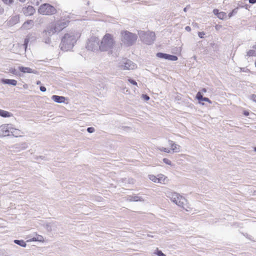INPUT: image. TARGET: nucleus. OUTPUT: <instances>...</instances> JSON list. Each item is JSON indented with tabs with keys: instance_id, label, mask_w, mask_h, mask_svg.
I'll return each instance as SVG.
<instances>
[{
	"instance_id": "obj_47",
	"label": "nucleus",
	"mask_w": 256,
	"mask_h": 256,
	"mask_svg": "<svg viewBox=\"0 0 256 256\" xmlns=\"http://www.w3.org/2000/svg\"><path fill=\"white\" fill-rule=\"evenodd\" d=\"M249 2L252 4H254L256 3V0H248Z\"/></svg>"
},
{
	"instance_id": "obj_19",
	"label": "nucleus",
	"mask_w": 256,
	"mask_h": 256,
	"mask_svg": "<svg viewBox=\"0 0 256 256\" xmlns=\"http://www.w3.org/2000/svg\"><path fill=\"white\" fill-rule=\"evenodd\" d=\"M34 26V22L32 20H30L22 24V28L24 29L28 30Z\"/></svg>"
},
{
	"instance_id": "obj_58",
	"label": "nucleus",
	"mask_w": 256,
	"mask_h": 256,
	"mask_svg": "<svg viewBox=\"0 0 256 256\" xmlns=\"http://www.w3.org/2000/svg\"><path fill=\"white\" fill-rule=\"evenodd\" d=\"M158 176H164V175L161 174L160 175H158Z\"/></svg>"
},
{
	"instance_id": "obj_54",
	"label": "nucleus",
	"mask_w": 256,
	"mask_h": 256,
	"mask_svg": "<svg viewBox=\"0 0 256 256\" xmlns=\"http://www.w3.org/2000/svg\"><path fill=\"white\" fill-rule=\"evenodd\" d=\"M184 12H186L187 11V8H184Z\"/></svg>"
},
{
	"instance_id": "obj_32",
	"label": "nucleus",
	"mask_w": 256,
	"mask_h": 256,
	"mask_svg": "<svg viewBox=\"0 0 256 256\" xmlns=\"http://www.w3.org/2000/svg\"><path fill=\"white\" fill-rule=\"evenodd\" d=\"M158 256H166L161 250H156V253Z\"/></svg>"
},
{
	"instance_id": "obj_37",
	"label": "nucleus",
	"mask_w": 256,
	"mask_h": 256,
	"mask_svg": "<svg viewBox=\"0 0 256 256\" xmlns=\"http://www.w3.org/2000/svg\"><path fill=\"white\" fill-rule=\"evenodd\" d=\"M5 4H10L13 2L14 0H2Z\"/></svg>"
},
{
	"instance_id": "obj_15",
	"label": "nucleus",
	"mask_w": 256,
	"mask_h": 256,
	"mask_svg": "<svg viewBox=\"0 0 256 256\" xmlns=\"http://www.w3.org/2000/svg\"><path fill=\"white\" fill-rule=\"evenodd\" d=\"M52 99L54 102H57V103H63L64 102L66 98L64 96H59L56 95H53L52 96Z\"/></svg>"
},
{
	"instance_id": "obj_45",
	"label": "nucleus",
	"mask_w": 256,
	"mask_h": 256,
	"mask_svg": "<svg viewBox=\"0 0 256 256\" xmlns=\"http://www.w3.org/2000/svg\"><path fill=\"white\" fill-rule=\"evenodd\" d=\"M40 90L42 92H44L46 91V88L44 86H41L40 87Z\"/></svg>"
},
{
	"instance_id": "obj_1",
	"label": "nucleus",
	"mask_w": 256,
	"mask_h": 256,
	"mask_svg": "<svg viewBox=\"0 0 256 256\" xmlns=\"http://www.w3.org/2000/svg\"><path fill=\"white\" fill-rule=\"evenodd\" d=\"M80 34L76 31L66 34L62 38L60 46L63 51H68L72 48Z\"/></svg>"
},
{
	"instance_id": "obj_43",
	"label": "nucleus",
	"mask_w": 256,
	"mask_h": 256,
	"mask_svg": "<svg viewBox=\"0 0 256 256\" xmlns=\"http://www.w3.org/2000/svg\"><path fill=\"white\" fill-rule=\"evenodd\" d=\"M122 92L123 93H124V94H129L130 93V91L128 90V89H126V88H124L122 90Z\"/></svg>"
},
{
	"instance_id": "obj_10",
	"label": "nucleus",
	"mask_w": 256,
	"mask_h": 256,
	"mask_svg": "<svg viewBox=\"0 0 256 256\" xmlns=\"http://www.w3.org/2000/svg\"><path fill=\"white\" fill-rule=\"evenodd\" d=\"M68 22L66 21H58L56 22H54L58 32H60L64 28H66L68 26Z\"/></svg>"
},
{
	"instance_id": "obj_35",
	"label": "nucleus",
	"mask_w": 256,
	"mask_h": 256,
	"mask_svg": "<svg viewBox=\"0 0 256 256\" xmlns=\"http://www.w3.org/2000/svg\"><path fill=\"white\" fill-rule=\"evenodd\" d=\"M87 131L89 133H92L94 132V128L92 127H89L87 128Z\"/></svg>"
},
{
	"instance_id": "obj_27",
	"label": "nucleus",
	"mask_w": 256,
	"mask_h": 256,
	"mask_svg": "<svg viewBox=\"0 0 256 256\" xmlns=\"http://www.w3.org/2000/svg\"><path fill=\"white\" fill-rule=\"evenodd\" d=\"M226 13L223 12H220L217 16L220 20H223L226 17Z\"/></svg>"
},
{
	"instance_id": "obj_41",
	"label": "nucleus",
	"mask_w": 256,
	"mask_h": 256,
	"mask_svg": "<svg viewBox=\"0 0 256 256\" xmlns=\"http://www.w3.org/2000/svg\"><path fill=\"white\" fill-rule=\"evenodd\" d=\"M202 101L208 102L210 104H212L211 100L208 98H204Z\"/></svg>"
},
{
	"instance_id": "obj_49",
	"label": "nucleus",
	"mask_w": 256,
	"mask_h": 256,
	"mask_svg": "<svg viewBox=\"0 0 256 256\" xmlns=\"http://www.w3.org/2000/svg\"><path fill=\"white\" fill-rule=\"evenodd\" d=\"M44 156H40V157H38H38H37V158H36V160H38V159H39V158H40V159H42H42H44Z\"/></svg>"
},
{
	"instance_id": "obj_30",
	"label": "nucleus",
	"mask_w": 256,
	"mask_h": 256,
	"mask_svg": "<svg viewBox=\"0 0 256 256\" xmlns=\"http://www.w3.org/2000/svg\"><path fill=\"white\" fill-rule=\"evenodd\" d=\"M158 149L161 152H167V153H170L171 152V150H168V148H164V147L160 148Z\"/></svg>"
},
{
	"instance_id": "obj_5",
	"label": "nucleus",
	"mask_w": 256,
	"mask_h": 256,
	"mask_svg": "<svg viewBox=\"0 0 256 256\" xmlns=\"http://www.w3.org/2000/svg\"><path fill=\"white\" fill-rule=\"evenodd\" d=\"M139 36L142 40L146 44H151L155 40V33L152 32H141Z\"/></svg>"
},
{
	"instance_id": "obj_50",
	"label": "nucleus",
	"mask_w": 256,
	"mask_h": 256,
	"mask_svg": "<svg viewBox=\"0 0 256 256\" xmlns=\"http://www.w3.org/2000/svg\"><path fill=\"white\" fill-rule=\"evenodd\" d=\"M220 27H221V26H218V25H216V26H215V28H216V30H218V29H219V28H220Z\"/></svg>"
},
{
	"instance_id": "obj_23",
	"label": "nucleus",
	"mask_w": 256,
	"mask_h": 256,
	"mask_svg": "<svg viewBox=\"0 0 256 256\" xmlns=\"http://www.w3.org/2000/svg\"><path fill=\"white\" fill-rule=\"evenodd\" d=\"M14 244H16L18 245H19L24 248H25L26 246V242L22 240H14Z\"/></svg>"
},
{
	"instance_id": "obj_16",
	"label": "nucleus",
	"mask_w": 256,
	"mask_h": 256,
	"mask_svg": "<svg viewBox=\"0 0 256 256\" xmlns=\"http://www.w3.org/2000/svg\"><path fill=\"white\" fill-rule=\"evenodd\" d=\"M0 130L3 132V133L5 134L6 136L9 135L10 129V127L9 126V124H2L0 126Z\"/></svg>"
},
{
	"instance_id": "obj_56",
	"label": "nucleus",
	"mask_w": 256,
	"mask_h": 256,
	"mask_svg": "<svg viewBox=\"0 0 256 256\" xmlns=\"http://www.w3.org/2000/svg\"><path fill=\"white\" fill-rule=\"evenodd\" d=\"M148 236H150V237H153L152 235H150V234H148Z\"/></svg>"
},
{
	"instance_id": "obj_33",
	"label": "nucleus",
	"mask_w": 256,
	"mask_h": 256,
	"mask_svg": "<svg viewBox=\"0 0 256 256\" xmlns=\"http://www.w3.org/2000/svg\"><path fill=\"white\" fill-rule=\"evenodd\" d=\"M163 162L166 164L171 165L172 162L168 158H164L163 159Z\"/></svg>"
},
{
	"instance_id": "obj_29",
	"label": "nucleus",
	"mask_w": 256,
	"mask_h": 256,
	"mask_svg": "<svg viewBox=\"0 0 256 256\" xmlns=\"http://www.w3.org/2000/svg\"><path fill=\"white\" fill-rule=\"evenodd\" d=\"M196 98L200 102L202 101L204 97L200 92H198L196 95Z\"/></svg>"
},
{
	"instance_id": "obj_28",
	"label": "nucleus",
	"mask_w": 256,
	"mask_h": 256,
	"mask_svg": "<svg viewBox=\"0 0 256 256\" xmlns=\"http://www.w3.org/2000/svg\"><path fill=\"white\" fill-rule=\"evenodd\" d=\"M34 241L42 242L44 241V238L42 236H38L36 238H33Z\"/></svg>"
},
{
	"instance_id": "obj_3",
	"label": "nucleus",
	"mask_w": 256,
	"mask_h": 256,
	"mask_svg": "<svg viewBox=\"0 0 256 256\" xmlns=\"http://www.w3.org/2000/svg\"><path fill=\"white\" fill-rule=\"evenodd\" d=\"M120 35L121 40L122 44L127 46L134 44L138 38V36L136 34L127 30L121 32Z\"/></svg>"
},
{
	"instance_id": "obj_24",
	"label": "nucleus",
	"mask_w": 256,
	"mask_h": 256,
	"mask_svg": "<svg viewBox=\"0 0 256 256\" xmlns=\"http://www.w3.org/2000/svg\"><path fill=\"white\" fill-rule=\"evenodd\" d=\"M19 130L14 128H13L10 127V132L12 135L16 136H17V134H19Z\"/></svg>"
},
{
	"instance_id": "obj_34",
	"label": "nucleus",
	"mask_w": 256,
	"mask_h": 256,
	"mask_svg": "<svg viewBox=\"0 0 256 256\" xmlns=\"http://www.w3.org/2000/svg\"><path fill=\"white\" fill-rule=\"evenodd\" d=\"M128 81L133 85L137 86V82L131 78H128Z\"/></svg>"
},
{
	"instance_id": "obj_4",
	"label": "nucleus",
	"mask_w": 256,
	"mask_h": 256,
	"mask_svg": "<svg viewBox=\"0 0 256 256\" xmlns=\"http://www.w3.org/2000/svg\"><path fill=\"white\" fill-rule=\"evenodd\" d=\"M114 44L112 36L110 34H106L102 40L100 50L102 51L108 50L113 48Z\"/></svg>"
},
{
	"instance_id": "obj_48",
	"label": "nucleus",
	"mask_w": 256,
	"mask_h": 256,
	"mask_svg": "<svg viewBox=\"0 0 256 256\" xmlns=\"http://www.w3.org/2000/svg\"><path fill=\"white\" fill-rule=\"evenodd\" d=\"M244 114L246 116H248L249 115V112H247V111H244Z\"/></svg>"
},
{
	"instance_id": "obj_55",
	"label": "nucleus",
	"mask_w": 256,
	"mask_h": 256,
	"mask_svg": "<svg viewBox=\"0 0 256 256\" xmlns=\"http://www.w3.org/2000/svg\"><path fill=\"white\" fill-rule=\"evenodd\" d=\"M21 2H24L26 0H19Z\"/></svg>"
},
{
	"instance_id": "obj_51",
	"label": "nucleus",
	"mask_w": 256,
	"mask_h": 256,
	"mask_svg": "<svg viewBox=\"0 0 256 256\" xmlns=\"http://www.w3.org/2000/svg\"><path fill=\"white\" fill-rule=\"evenodd\" d=\"M22 145H24V146H22L23 148H25L27 147L26 144H24Z\"/></svg>"
},
{
	"instance_id": "obj_26",
	"label": "nucleus",
	"mask_w": 256,
	"mask_h": 256,
	"mask_svg": "<svg viewBox=\"0 0 256 256\" xmlns=\"http://www.w3.org/2000/svg\"><path fill=\"white\" fill-rule=\"evenodd\" d=\"M169 60L171 61H176L178 60V57L174 55H170L168 54V59Z\"/></svg>"
},
{
	"instance_id": "obj_22",
	"label": "nucleus",
	"mask_w": 256,
	"mask_h": 256,
	"mask_svg": "<svg viewBox=\"0 0 256 256\" xmlns=\"http://www.w3.org/2000/svg\"><path fill=\"white\" fill-rule=\"evenodd\" d=\"M2 82L4 84L12 86H16L17 84V81L15 80L4 79Z\"/></svg>"
},
{
	"instance_id": "obj_8",
	"label": "nucleus",
	"mask_w": 256,
	"mask_h": 256,
	"mask_svg": "<svg viewBox=\"0 0 256 256\" xmlns=\"http://www.w3.org/2000/svg\"><path fill=\"white\" fill-rule=\"evenodd\" d=\"M118 66L122 70H130L135 69L136 65L130 60L123 58L119 62Z\"/></svg>"
},
{
	"instance_id": "obj_39",
	"label": "nucleus",
	"mask_w": 256,
	"mask_h": 256,
	"mask_svg": "<svg viewBox=\"0 0 256 256\" xmlns=\"http://www.w3.org/2000/svg\"><path fill=\"white\" fill-rule=\"evenodd\" d=\"M142 98L146 100H150V97L146 94H142Z\"/></svg>"
},
{
	"instance_id": "obj_38",
	"label": "nucleus",
	"mask_w": 256,
	"mask_h": 256,
	"mask_svg": "<svg viewBox=\"0 0 256 256\" xmlns=\"http://www.w3.org/2000/svg\"><path fill=\"white\" fill-rule=\"evenodd\" d=\"M250 100L256 102V95L252 94L250 96Z\"/></svg>"
},
{
	"instance_id": "obj_18",
	"label": "nucleus",
	"mask_w": 256,
	"mask_h": 256,
	"mask_svg": "<svg viewBox=\"0 0 256 256\" xmlns=\"http://www.w3.org/2000/svg\"><path fill=\"white\" fill-rule=\"evenodd\" d=\"M20 17L18 15H16L10 18L8 21L10 26H14L18 22Z\"/></svg>"
},
{
	"instance_id": "obj_12",
	"label": "nucleus",
	"mask_w": 256,
	"mask_h": 256,
	"mask_svg": "<svg viewBox=\"0 0 256 256\" xmlns=\"http://www.w3.org/2000/svg\"><path fill=\"white\" fill-rule=\"evenodd\" d=\"M167 177H150V179L156 183L166 184L168 182Z\"/></svg>"
},
{
	"instance_id": "obj_57",
	"label": "nucleus",
	"mask_w": 256,
	"mask_h": 256,
	"mask_svg": "<svg viewBox=\"0 0 256 256\" xmlns=\"http://www.w3.org/2000/svg\"><path fill=\"white\" fill-rule=\"evenodd\" d=\"M254 150L255 152H256V147H255V148H254Z\"/></svg>"
},
{
	"instance_id": "obj_20",
	"label": "nucleus",
	"mask_w": 256,
	"mask_h": 256,
	"mask_svg": "<svg viewBox=\"0 0 256 256\" xmlns=\"http://www.w3.org/2000/svg\"><path fill=\"white\" fill-rule=\"evenodd\" d=\"M0 116L3 118H9L12 116V114L10 112L0 109Z\"/></svg>"
},
{
	"instance_id": "obj_2",
	"label": "nucleus",
	"mask_w": 256,
	"mask_h": 256,
	"mask_svg": "<svg viewBox=\"0 0 256 256\" xmlns=\"http://www.w3.org/2000/svg\"><path fill=\"white\" fill-rule=\"evenodd\" d=\"M168 198L178 206L188 211V206L187 204V200L182 196L176 192H168L166 194Z\"/></svg>"
},
{
	"instance_id": "obj_53",
	"label": "nucleus",
	"mask_w": 256,
	"mask_h": 256,
	"mask_svg": "<svg viewBox=\"0 0 256 256\" xmlns=\"http://www.w3.org/2000/svg\"><path fill=\"white\" fill-rule=\"evenodd\" d=\"M202 92H206V88H204L202 90Z\"/></svg>"
},
{
	"instance_id": "obj_25",
	"label": "nucleus",
	"mask_w": 256,
	"mask_h": 256,
	"mask_svg": "<svg viewBox=\"0 0 256 256\" xmlns=\"http://www.w3.org/2000/svg\"><path fill=\"white\" fill-rule=\"evenodd\" d=\"M156 56L159 58L167 60L168 54L162 52H158L156 54Z\"/></svg>"
},
{
	"instance_id": "obj_46",
	"label": "nucleus",
	"mask_w": 256,
	"mask_h": 256,
	"mask_svg": "<svg viewBox=\"0 0 256 256\" xmlns=\"http://www.w3.org/2000/svg\"><path fill=\"white\" fill-rule=\"evenodd\" d=\"M185 30L188 32H190L191 30V28L189 26H186L185 28Z\"/></svg>"
},
{
	"instance_id": "obj_36",
	"label": "nucleus",
	"mask_w": 256,
	"mask_h": 256,
	"mask_svg": "<svg viewBox=\"0 0 256 256\" xmlns=\"http://www.w3.org/2000/svg\"><path fill=\"white\" fill-rule=\"evenodd\" d=\"M28 42H29V39L28 38H25L24 45V46L25 47V49L26 50L27 48V46H28Z\"/></svg>"
},
{
	"instance_id": "obj_31",
	"label": "nucleus",
	"mask_w": 256,
	"mask_h": 256,
	"mask_svg": "<svg viewBox=\"0 0 256 256\" xmlns=\"http://www.w3.org/2000/svg\"><path fill=\"white\" fill-rule=\"evenodd\" d=\"M27 10H28V12H29V14H30H30H33V12H34V8H33V7H32V6H28V8H27Z\"/></svg>"
},
{
	"instance_id": "obj_7",
	"label": "nucleus",
	"mask_w": 256,
	"mask_h": 256,
	"mask_svg": "<svg viewBox=\"0 0 256 256\" xmlns=\"http://www.w3.org/2000/svg\"><path fill=\"white\" fill-rule=\"evenodd\" d=\"M100 40L99 39L95 36H92L88 40L86 48L91 51L94 52L100 49Z\"/></svg>"
},
{
	"instance_id": "obj_6",
	"label": "nucleus",
	"mask_w": 256,
	"mask_h": 256,
	"mask_svg": "<svg viewBox=\"0 0 256 256\" xmlns=\"http://www.w3.org/2000/svg\"><path fill=\"white\" fill-rule=\"evenodd\" d=\"M38 12L43 15H52L54 14L56 10L54 6L49 4H44L40 6Z\"/></svg>"
},
{
	"instance_id": "obj_17",
	"label": "nucleus",
	"mask_w": 256,
	"mask_h": 256,
	"mask_svg": "<svg viewBox=\"0 0 256 256\" xmlns=\"http://www.w3.org/2000/svg\"><path fill=\"white\" fill-rule=\"evenodd\" d=\"M127 200L130 202H138L144 200L143 198L138 196H128Z\"/></svg>"
},
{
	"instance_id": "obj_13",
	"label": "nucleus",
	"mask_w": 256,
	"mask_h": 256,
	"mask_svg": "<svg viewBox=\"0 0 256 256\" xmlns=\"http://www.w3.org/2000/svg\"><path fill=\"white\" fill-rule=\"evenodd\" d=\"M18 68L20 72L23 73H30L34 74H36L37 73V71L36 70L30 68L28 67L20 66H18Z\"/></svg>"
},
{
	"instance_id": "obj_21",
	"label": "nucleus",
	"mask_w": 256,
	"mask_h": 256,
	"mask_svg": "<svg viewBox=\"0 0 256 256\" xmlns=\"http://www.w3.org/2000/svg\"><path fill=\"white\" fill-rule=\"evenodd\" d=\"M42 35L43 41L44 42V43L47 44H50L51 42L50 36H48V34H44V31L43 32Z\"/></svg>"
},
{
	"instance_id": "obj_14",
	"label": "nucleus",
	"mask_w": 256,
	"mask_h": 256,
	"mask_svg": "<svg viewBox=\"0 0 256 256\" xmlns=\"http://www.w3.org/2000/svg\"><path fill=\"white\" fill-rule=\"evenodd\" d=\"M168 143L172 148L171 150L173 152H178L180 151V146L179 145L174 144L173 141L170 140H168Z\"/></svg>"
},
{
	"instance_id": "obj_59",
	"label": "nucleus",
	"mask_w": 256,
	"mask_h": 256,
	"mask_svg": "<svg viewBox=\"0 0 256 256\" xmlns=\"http://www.w3.org/2000/svg\"><path fill=\"white\" fill-rule=\"evenodd\" d=\"M148 176H154L153 175H149Z\"/></svg>"
},
{
	"instance_id": "obj_9",
	"label": "nucleus",
	"mask_w": 256,
	"mask_h": 256,
	"mask_svg": "<svg viewBox=\"0 0 256 256\" xmlns=\"http://www.w3.org/2000/svg\"><path fill=\"white\" fill-rule=\"evenodd\" d=\"M44 31V34L48 36H52L56 32H58L54 23L51 24Z\"/></svg>"
},
{
	"instance_id": "obj_52",
	"label": "nucleus",
	"mask_w": 256,
	"mask_h": 256,
	"mask_svg": "<svg viewBox=\"0 0 256 256\" xmlns=\"http://www.w3.org/2000/svg\"><path fill=\"white\" fill-rule=\"evenodd\" d=\"M40 84H41V82L40 81L38 80V81L36 82V84L38 85Z\"/></svg>"
},
{
	"instance_id": "obj_11",
	"label": "nucleus",
	"mask_w": 256,
	"mask_h": 256,
	"mask_svg": "<svg viewBox=\"0 0 256 256\" xmlns=\"http://www.w3.org/2000/svg\"><path fill=\"white\" fill-rule=\"evenodd\" d=\"M58 223L56 222H51L46 224L44 226L48 232L56 231V230Z\"/></svg>"
},
{
	"instance_id": "obj_42",
	"label": "nucleus",
	"mask_w": 256,
	"mask_h": 256,
	"mask_svg": "<svg viewBox=\"0 0 256 256\" xmlns=\"http://www.w3.org/2000/svg\"><path fill=\"white\" fill-rule=\"evenodd\" d=\"M205 34L204 32H199L198 33V36L200 38H202L204 37V36Z\"/></svg>"
},
{
	"instance_id": "obj_44",
	"label": "nucleus",
	"mask_w": 256,
	"mask_h": 256,
	"mask_svg": "<svg viewBox=\"0 0 256 256\" xmlns=\"http://www.w3.org/2000/svg\"><path fill=\"white\" fill-rule=\"evenodd\" d=\"M213 12L215 15L218 16V14H219L218 10L217 9H214L213 10Z\"/></svg>"
},
{
	"instance_id": "obj_40",
	"label": "nucleus",
	"mask_w": 256,
	"mask_h": 256,
	"mask_svg": "<svg viewBox=\"0 0 256 256\" xmlns=\"http://www.w3.org/2000/svg\"><path fill=\"white\" fill-rule=\"evenodd\" d=\"M10 72L14 74H17V72L15 68H12L10 70Z\"/></svg>"
}]
</instances>
